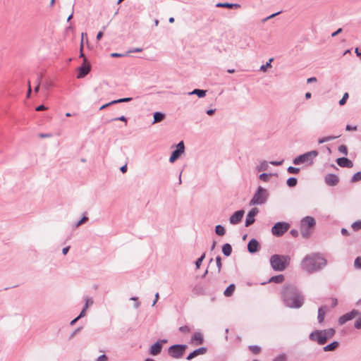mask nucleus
I'll return each instance as SVG.
<instances>
[{
    "label": "nucleus",
    "instance_id": "1",
    "mask_svg": "<svg viewBox=\"0 0 361 361\" xmlns=\"http://www.w3.org/2000/svg\"><path fill=\"white\" fill-rule=\"evenodd\" d=\"M327 264V261L320 253L313 252L307 255L301 261V269L307 273L313 274L323 269Z\"/></svg>",
    "mask_w": 361,
    "mask_h": 361
},
{
    "label": "nucleus",
    "instance_id": "2",
    "mask_svg": "<svg viewBox=\"0 0 361 361\" xmlns=\"http://www.w3.org/2000/svg\"><path fill=\"white\" fill-rule=\"evenodd\" d=\"M285 305L290 308H300L304 303V297L299 290L293 285L285 286L281 291Z\"/></svg>",
    "mask_w": 361,
    "mask_h": 361
},
{
    "label": "nucleus",
    "instance_id": "3",
    "mask_svg": "<svg viewBox=\"0 0 361 361\" xmlns=\"http://www.w3.org/2000/svg\"><path fill=\"white\" fill-rule=\"evenodd\" d=\"M290 257L288 255H274L270 257L271 268L276 271H284L289 265Z\"/></svg>",
    "mask_w": 361,
    "mask_h": 361
},
{
    "label": "nucleus",
    "instance_id": "4",
    "mask_svg": "<svg viewBox=\"0 0 361 361\" xmlns=\"http://www.w3.org/2000/svg\"><path fill=\"white\" fill-rule=\"evenodd\" d=\"M316 224L315 220L312 216H305L300 221L301 234L303 238H307L310 236V228H314Z\"/></svg>",
    "mask_w": 361,
    "mask_h": 361
},
{
    "label": "nucleus",
    "instance_id": "5",
    "mask_svg": "<svg viewBox=\"0 0 361 361\" xmlns=\"http://www.w3.org/2000/svg\"><path fill=\"white\" fill-rule=\"evenodd\" d=\"M318 154L317 150H312L295 157L293 162L295 165L302 164L311 165L313 163V159L317 157Z\"/></svg>",
    "mask_w": 361,
    "mask_h": 361
},
{
    "label": "nucleus",
    "instance_id": "6",
    "mask_svg": "<svg viewBox=\"0 0 361 361\" xmlns=\"http://www.w3.org/2000/svg\"><path fill=\"white\" fill-rule=\"evenodd\" d=\"M268 197V193L266 189L262 186H259L257 191L254 194L253 197L250 202V205H258L264 204Z\"/></svg>",
    "mask_w": 361,
    "mask_h": 361
},
{
    "label": "nucleus",
    "instance_id": "7",
    "mask_svg": "<svg viewBox=\"0 0 361 361\" xmlns=\"http://www.w3.org/2000/svg\"><path fill=\"white\" fill-rule=\"evenodd\" d=\"M186 348V345L176 344L169 348L168 353L171 357L178 359L183 355Z\"/></svg>",
    "mask_w": 361,
    "mask_h": 361
},
{
    "label": "nucleus",
    "instance_id": "8",
    "mask_svg": "<svg viewBox=\"0 0 361 361\" xmlns=\"http://www.w3.org/2000/svg\"><path fill=\"white\" fill-rule=\"evenodd\" d=\"M290 228V224L286 222H277L272 228L271 233L274 235L280 237L283 235Z\"/></svg>",
    "mask_w": 361,
    "mask_h": 361
},
{
    "label": "nucleus",
    "instance_id": "9",
    "mask_svg": "<svg viewBox=\"0 0 361 361\" xmlns=\"http://www.w3.org/2000/svg\"><path fill=\"white\" fill-rule=\"evenodd\" d=\"M185 152V145L183 141H180L177 145L176 149L172 152L171 155L169 158L171 163L175 162L182 154Z\"/></svg>",
    "mask_w": 361,
    "mask_h": 361
},
{
    "label": "nucleus",
    "instance_id": "10",
    "mask_svg": "<svg viewBox=\"0 0 361 361\" xmlns=\"http://www.w3.org/2000/svg\"><path fill=\"white\" fill-rule=\"evenodd\" d=\"M360 314V312L358 310H353L351 312H348V313L342 315L338 319V323H339L340 325H343L345 323H346L347 322H348L350 320H352L355 317H357V316H358Z\"/></svg>",
    "mask_w": 361,
    "mask_h": 361
},
{
    "label": "nucleus",
    "instance_id": "11",
    "mask_svg": "<svg viewBox=\"0 0 361 361\" xmlns=\"http://www.w3.org/2000/svg\"><path fill=\"white\" fill-rule=\"evenodd\" d=\"M78 75L77 76L78 78H82L85 75H87L90 71V66L87 62V59H84V62L81 66L78 68Z\"/></svg>",
    "mask_w": 361,
    "mask_h": 361
},
{
    "label": "nucleus",
    "instance_id": "12",
    "mask_svg": "<svg viewBox=\"0 0 361 361\" xmlns=\"http://www.w3.org/2000/svg\"><path fill=\"white\" fill-rule=\"evenodd\" d=\"M258 212H259V209L256 207L252 208L248 212V214H247L245 223V226L246 227L250 226L255 222V216L258 214Z\"/></svg>",
    "mask_w": 361,
    "mask_h": 361
},
{
    "label": "nucleus",
    "instance_id": "13",
    "mask_svg": "<svg viewBox=\"0 0 361 361\" xmlns=\"http://www.w3.org/2000/svg\"><path fill=\"white\" fill-rule=\"evenodd\" d=\"M244 214V210H238L235 212L229 219L230 224L233 225L239 224L242 221Z\"/></svg>",
    "mask_w": 361,
    "mask_h": 361
},
{
    "label": "nucleus",
    "instance_id": "14",
    "mask_svg": "<svg viewBox=\"0 0 361 361\" xmlns=\"http://www.w3.org/2000/svg\"><path fill=\"white\" fill-rule=\"evenodd\" d=\"M166 342V341H158L155 343L151 345L149 353L152 355H157L159 354L162 349V343Z\"/></svg>",
    "mask_w": 361,
    "mask_h": 361
},
{
    "label": "nucleus",
    "instance_id": "15",
    "mask_svg": "<svg viewBox=\"0 0 361 361\" xmlns=\"http://www.w3.org/2000/svg\"><path fill=\"white\" fill-rule=\"evenodd\" d=\"M324 181L329 186H335L339 182L338 177L333 173H329L324 177Z\"/></svg>",
    "mask_w": 361,
    "mask_h": 361
},
{
    "label": "nucleus",
    "instance_id": "16",
    "mask_svg": "<svg viewBox=\"0 0 361 361\" xmlns=\"http://www.w3.org/2000/svg\"><path fill=\"white\" fill-rule=\"evenodd\" d=\"M247 250L250 253H255L259 250V244L258 241L252 238L247 244Z\"/></svg>",
    "mask_w": 361,
    "mask_h": 361
},
{
    "label": "nucleus",
    "instance_id": "17",
    "mask_svg": "<svg viewBox=\"0 0 361 361\" xmlns=\"http://www.w3.org/2000/svg\"><path fill=\"white\" fill-rule=\"evenodd\" d=\"M336 163L341 167L352 168L353 166V162L346 157L338 158Z\"/></svg>",
    "mask_w": 361,
    "mask_h": 361
},
{
    "label": "nucleus",
    "instance_id": "18",
    "mask_svg": "<svg viewBox=\"0 0 361 361\" xmlns=\"http://www.w3.org/2000/svg\"><path fill=\"white\" fill-rule=\"evenodd\" d=\"M206 353H207V348L205 347L199 348L195 350L194 351H192L191 353H190L187 357V360H190L193 359L194 357H195L198 355H204Z\"/></svg>",
    "mask_w": 361,
    "mask_h": 361
},
{
    "label": "nucleus",
    "instance_id": "19",
    "mask_svg": "<svg viewBox=\"0 0 361 361\" xmlns=\"http://www.w3.org/2000/svg\"><path fill=\"white\" fill-rule=\"evenodd\" d=\"M203 335L200 332H195L191 338L190 342L196 345H201L203 343Z\"/></svg>",
    "mask_w": 361,
    "mask_h": 361
},
{
    "label": "nucleus",
    "instance_id": "20",
    "mask_svg": "<svg viewBox=\"0 0 361 361\" xmlns=\"http://www.w3.org/2000/svg\"><path fill=\"white\" fill-rule=\"evenodd\" d=\"M216 6L227 8H239L240 7V5L238 4L231 3H218L216 4Z\"/></svg>",
    "mask_w": 361,
    "mask_h": 361
},
{
    "label": "nucleus",
    "instance_id": "21",
    "mask_svg": "<svg viewBox=\"0 0 361 361\" xmlns=\"http://www.w3.org/2000/svg\"><path fill=\"white\" fill-rule=\"evenodd\" d=\"M154 121L153 124L162 121L165 118V114L161 112H155L153 115Z\"/></svg>",
    "mask_w": 361,
    "mask_h": 361
},
{
    "label": "nucleus",
    "instance_id": "22",
    "mask_svg": "<svg viewBox=\"0 0 361 361\" xmlns=\"http://www.w3.org/2000/svg\"><path fill=\"white\" fill-rule=\"evenodd\" d=\"M222 252L226 257H228L231 255L232 252V247L229 243H226L222 246Z\"/></svg>",
    "mask_w": 361,
    "mask_h": 361
},
{
    "label": "nucleus",
    "instance_id": "23",
    "mask_svg": "<svg viewBox=\"0 0 361 361\" xmlns=\"http://www.w3.org/2000/svg\"><path fill=\"white\" fill-rule=\"evenodd\" d=\"M284 281V276L279 274L277 276H272L269 279V282H273L276 283H281Z\"/></svg>",
    "mask_w": 361,
    "mask_h": 361
},
{
    "label": "nucleus",
    "instance_id": "24",
    "mask_svg": "<svg viewBox=\"0 0 361 361\" xmlns=\"http://www.w3.org/2000/svg\"><path fill=\"white\" fill-rule=\"evenodd\" d=\"M322 335V331H314L310 335V338L312 341H317L319 343L320 336Z\"/></svg>",
    "mask_w": 361,
    "mask_h": 361
},
{
    "label": "nucleus",
    "instance_id": "25",
    "mask_svg": "<svg viewBox=\"0 0 361 361\" xmlns=\"http://www.w3.org/2000/svg\"><path fill=\"white\" fill-rule=\"evenodd\" d=\"M338 346V342L334 341L329 345L324 347V351H332L334 350Z\"/></svg>",
    "mask_w": 361,
    "mask_h": 361
},
{
    "label": "nucleus",
    "instance_id": "26",
    "mask_svg": "<svg viewBox=\"0 0 361 361\" xmlns=\"http://www.w3.org/2000/svg\"><path fill=\"white\" fill-rule=\"evenodd\" d=\"M206 90L195 89L193 91L188 93V94H196L198 97L202 98L206 95Z\"/></svg>",
    "mask_w": 361,
    "mask_h": 361
},
{
    "label": "nucleus",
    "instance_id": "27",
    "mask_svg": "<svg viewBox=\"0 0 361 361\" xmlns=\"http://www.w3.org/2000/svg\"><path fill=\"white\" fill-rule=\"evenodd\" d=\"M325 309H326V307H321L318 310V317H317V319H318V321H319V323L323 322V321L324 319Z\"/></svg>",
    "mask_w": 361,
    "mask_h": 361
},
{
    "label": "nucleus",
    "instance_id": "28",
    "mask_svg": "<svg viewBox=\"0 0 361 361\" xmlns=\"http://www.w3.org/2000/svg\"><path fill=\"white\" fill-rule=\"evenodd\" d=\"M235 285L234 284H231L229 285L226 289L224 290V295L227 297L228 296H231L232 295V294L233 293L234 290H235Z\"/></svg>",
    "mask_w": 361,
    "mask_h": 361
},
{
    "label": "nucleus",
    "instance_id": "29",
    "mask_svg": "<svg viewBox=\"0 0 361 361\" xmlns=\"http://www.w3.org/2000/svg\"><path fill=\"white\" fill-rule=\"evenodd\" d=\"M215 233L220 236H222L225 234L226 231L224 226L221 225H217L215 227Z\"/></svg>",
    "mask_w": 361,
    "mask_h": 361
},
{
    "label": "nucleus",
    "instance_id": "30",
    "mask_svg": "<svg viewBox=\"0 0 361 361\" xmlns=\"http://www.w3.org/2000/svg\"><path fill=\"white\" fill-rule=\"evenodd\" d=\"M339 136L340 135L324 137L319 139L318 142L319 144H322V143H324L326 142L331 141V140H333L334 139H336V138L339 137Z\"/></svg>",
    "mask_w": 361,
    "mask_h": 361
},
{
    "label": "nucleus",
    "instance_id": "31",
    "mask_svg": "<svg viewBox=\"0 0 361 361\" xmlns=\"http://www.w3.org/2000/svg\"><path fill=\"white\" fill-rule=\"evenodd\" d=\"M322 331V334H324L327 338H331L335 334V330L334 329H325Z\"/></svg>",
    "mask_w": 361,
    "mask_h": 361
},
{
    "label": "nucleus",
    "instance_id": "32",
    "mask_svg": "<svg viewBox=\"0 0 361 361\" xmlns=\"http://www.w3.org/2000/svg\"><path fill=\"white\" fill-rule=\"evenodd\" d=\"M269 164L266 161H263L257 166V169L258 171H266L268 169Z\"/></svg>",
    "mask_w": 361,
    "mask_h": 361
},
{
    "label": "nucleus",
    "instance_id": "33",
    "mask_svg": "<svg viewBox=\"0 0 361 361\" xmlns=\"http://www.w3.org/2000/svg\"><path fill=\"white\" fill-rule=\"evenodd\" d=\"M298 180L295 178L291 177L288 178L286 183L289 187H294L297 185Z\"/></svg>",
    "mask_w": 361,
    "mask_h": 361
},
{
    "label": "nucleus",
    "instance_id": "34",
    "mask_svg": "<svg viewBox=\"0 0 361 361\" xmlns=\"http://www.w3.org/2000/svg\"><path fill=\"white\" fill-rule=\"evenodd\" d=\"M273 60L274 59L271 58V59H269V61L266 63V64L261 66L260 71H262L263 72H266L267 69L271 66V63L273 61Z\"/></svg>",
    "mask_w": 361,
    "mask_h": 361
},
{
    "label": "nucleus",
    "instance_id": "35",
    "mask_svg": "<svg viewBox=\"0 0 361 361\" xmlns=\"http://www.w3.org/2000/svg\"><path fill=\"white\" fill-rule=\"evenodd\" d=\"M132 99H133L131 97H125V98H121V99L111 101V104H118V103H122V102H130Z\"/></svg>",
    "mask_w": 361,
    "mask_h": 361
},
{
    "label": "nucleus",
    "instance_id": "36",
    "mask_svg": "<svg viewBox=\"0 0 361 361\" xmlns=\"http://www.w3.org/2000/svg\"><path fill=\"white\" fill-rule=\"evenodd\" d=\"M360 180H361V171H359V172L355 173L353 176V177L351 178V182L355 183V182H357Z\"/></svg>",
    "mask_w": 361,
    "mask_h": 361
},
{
    "label": "nucleus",
    "instance_id": "37",
    "mask_svg": "<svg viewBox=\"0 0 361 361\" xmlns=\"http://www.w3.org/2000/svg\"><path fill=\"white\" fill-rule=\"evenodd\" d=\"M205 257V253H203L200 257H199L195 262V266L197 269H200L202 261Z\"/></svg>",
    "mask_w": 361,
    "mask_h": 361
},
{
    "label": "nucleus",
    "instance_id": "38",
    "mask_svg": "<svg viewBox=\"0 0 361 361\" xmlns=\"http://www.w3.org/2000/svg\"><path fill=\"white\" fill-rule=\"evenodd\" d=\"M351 227L354 231H358L361 229V221H357L353 223Z\"/></svg>",
    "mask_w": 361,
    "mask_h": 361
},
{
    "label": "nucleus",
    "instance_id": "39",
    "mask_svg": "<svg viewBox=\"0 0 361 361\" xmlns=\"http://www.w3.org/2000/svg\"><path fill=\"white\" fill-rule=\"evenodd\" d=\"M216 266L218 268V273H220L221 270V267H222L221 258L220 256H218L216 257Z\"/></svg>",
    "mask_w": 361,
    "mask_h": 361
},
{
    "label": "nucleus",
    "instance_id": "40",
    "mask_svg": "<svg viewBox=\"0 0 361 361\" xmlns=\"http://www.w3.org/2000/svg\"><path fill=\"white\" fill-rule=\"evenodd\" d=\"M94 92H95V94H97V97H99V96H102V87L101 85L97 86L94 87Z\"/></svg>",
    "mask_w": 361,
    "mask_h": 361
},
{
    "label": "nucleus",
    "instance_id": "41",
    "mask_svg": "<svg viewBox=\"0 0 361 361\" xmlns=\"http://www.w3.org/2000/svg\"><path fill=\"white\" fill-rule=\"evenodd\" d=\"M250 349L251 352L255 355L258 354L261 350L260 347H259L257 345H251V346H250Z\"/></svg>",
    "mask_w": 361,
    "mask_h": 361
},
{
    "label": "nucleus",
    "instance_id": "42",
    "mask_svg": "<svg viewBox=\"0 0 361 361\" xmlns=\"http://www.w3.org/2000/svg\"><path fill=\"white\" fill-rule=\"evenodd\" d=\"M288 172L290 173L297 174L300 171L299 168L293 167V166H289L287 169Z\"/></svg>",
    "mask_w": 361,
    "mask_h": 361
},
{
    "label": "nucleus",
    "instance_id": "43",
    "mask_svg": "<svg viewBox=\"0 0 361 361\" xmlns=\"http://www.w3.org/2000/svg\"><path fill=\"white\" fill-rule=\"evenodd\" d=\"M270 176V174L263 173L259 175V179L264 182H267L269 180Z\"/></svg>",
    "mask_w": 361,
    "mask_h": 361
},
{
    "label": "nucleus",
    "instance_id": "44",
    "mask_svg": "<svg viewBox=\"0 0 361 361\" xmlns=\"http://www.w3.org/2000/svg\"><path fill=\"white\" fill-rule=\"evenodd\" d=\"M349 95H348V92H345L343 95V97L341 98V99L339 101V104L341 106H343L344 105L345 103H346V101L348 98Z\"/></svg>",
    "mask_w": 361,
    "mask_h": 361
},
{
    "label": "nucleus",
    "instance_id": "45",
    "mask_svg": "<svg viewBox=\"0 0 361 361\" xmlns=\"http://www.w3.org/2000/svg\"><path fill=\"white\" fill-rule=\"evenodd\" d=\"M354 266L357 269H361V257H357L355 259Z\"/></svg>",
    "mask_w": 361,
    "mask_h": 361
},
{
    "label": "nucleus",
    "instance_id": "46",
    "mask_svg": "<svg viewBox=\"0 0 361 361\" xmlns=\"http://www.w3.org/2000/svg\"><path fill=\"white\" fill-rule=\"evenodd\" d=\"M338 151L341 153L343 154L344 155H347L348 154V149H347L345 145H342L339 146L338 147Z\"/></svg>",
    "mask_w": 361,
    "mask_h": 361
},
{
    "label": "nucleus",
    "instance_id": "47",
    "mask_svg": "<svg viewBox=\"0 0 361 361\" xmlns=\"http://www.w3.org/2000/svg\"><path fill=\"white\" fill-rule=\"evenodd\" d=\"M327 339L328 338L326 337V336L322 333V335L320 336V338H319V345L325 344L327 341Z\"/></svg>",
    "mask_w": 361,
    "mask_h": 361
},
{
    "label": "nucleus",
    "instance_id": "48",
    "mask_svg": "<svg viewBox=\"0 0 361 361\" xmlns=\"http://www.w3.org/2000/svg\"><path fill=\"white\" fill-rule=\"evenodd\" d=\"M355 328L357 329H361V317H359L355 322Z\"/></svg>",
    "mask_w": 361,
    "mask_h": 361
},
{
    "label": "nucleus",
    "instance_id": "49",
    "mask_svg": "<svg viewBox=\"0 0 361 361\" xmlns=\"http://www.w3.org/2000/svg\"><path fill=\"white\" fill-rule=\"evenodd\" d=\"M88 220V218L87 216H83L77 224L76 227L80 226L82 224L85 223Z\"/></svg>",
    "mask_w": 361,
    "mask_h": 361
},
{
    "label": "nucleus",
    "instance_id": "50",
    "mask_svg": "<svg viewBox=\"0 0 361 361\" xmlns=\"http://www.w3.org/2000/svg\"><path fill=\"white\" fill-rule=\"evenodd\" d=\"M179 331L183 333H188L190 331V329L188 326H183L179 328Z\"/></svg>",
    "mask_w": 361,
    "mask_h": 361
},
{
    "label": "nucleus",
    "instance_id": "51",
    "mask_svg": "<svg viewBox=\"0 0 361 361\" xmlns=\"http://www.w3.org/2000/svg\"><path fill=\"white\" fill-rule=\"evenodd\" d=\"M345 130H348V131H350V130H357V126H350V125H347L346 127H345Z\"/></svg>",
    "mask_w": 361,
    "mask_h": 361
},
{
    "label": "nucleus",
    "instance_id": "52",
    "mask_svg": "<svg viewBox=\"0 0 361 361\" xmlns=\"http://www.w3.org/2000/svg\"><path fill=\"white\" fill-rule=\"evenodd\" d=\"M113 121H124L126 123L127 118L124 116H121L120 117L114 118Z\"/></svg>",
    "mask_w": 361,
    "mask_h": 361
},
{
    "label": "nucleus",
    "instance_id": "53",
    "mask_svg": "<svg viewBox=\"0 0 361 361\" xmlns=\"http://www.w3.org/2000/svg\"><path fill=\"white\" fill-rule=\"evenodd\" d=\"M280 13H281V12L279 11V12H277V13H273V14L270 15L269 16H268V17H267L266 18H264V19L263 20V22H265V21H267V20H269V19H271V18H274V16H277V15H278V14H279Z\"/></svg>",
    "mask_w": 361,
    "mask_h": 361
},
{
    "label": "nucleus",
    "instance_id": "54",
    "mask_svg": "<svg viewBox=\"0 0 361 361\" xmlns=\"http://www.w3.org/2000/svg\"><path fill=\"white\" fill-rule=\"evenodd\" d=\"M93 304V300L91 298H86L85 299V305L87 307H89L90 305H92Z\"/></svg>",
    "mask_w": 361,
    "mask_h": 361
},
{
    "label": "nucleus",
    "instance_id": "55",
    "mask_svg": "<svg viewBox=\"0 0 361 361\" xmlns=\"http://www.w3.org/2000/svg\"><path fill=\"white\" fill-rule=\"evenodd\" d=\"M107 357L105 355H102L98 357L97 361H106Z\"/></svg>",
    "mask_w": 361,
    "mask_h": 361
},
{
    "label": "nucleus",
    "instance_id": "56",
    "mask_svg": "<svg viewBox=\"0 0 361 361\" xmlns=\"http://www.w3.org/2000/svg\"><path fill=\"white\" fill-rule=\"evenodd\" d=\"M126 54H118V53H112L111 54V57H114V58H116V57H121V56H126Z\"/></svg>",
    "mask_w": 361,
    "mask_h": 361
},
{
    "label": "nucleus",
    "instance_id": "57",
    "mask_svg": "<svg viewBox=\"0 0 361 361\" xmlns=\"http://www.w3.org/2000/svg\"><path fill=\"white\" fill-rule=\"evenodd\" d=\"M159 293H157L155 294V295H154V301H153V302H152V306H154V305H155V304L157 302V301H158V300H159Z\"/></svg>",
    "mask_w": 361,
    "mask_h": 361
},
{
    "label": "nucleus",
    "instance_id": "58",
    "mask_svg": "<svg viewBox=\"0 0 361 361\" xmlns=\"http://www.w3.org/2000/svg\"><path fill=\"white\" fill-rule=\"evenodd\" d=\"M47 109V107L44 105H39L38 106L37 108H36V111H44V110H46Z\"/></svg>",
    "mask_w": 361,
    "mask_h": 361
},
{
    "label": "nucleus",
    "instance_id": "59",
    "mask_svg": "<svg viewBox=\"0 0 361 361\" xmlns=\"http://www.w3.org/2000/svg\"><path fill=\"white\" fill-rule=\"evenodd\" d=\"M283 163V161H271L270 164L274 165V166H280L281 164H282Z\"/></svg>",
    "mask_w": 361,
    "mask_h": 361
},
{
    "label": "nucleus",
    "instance_id": "60",
    "mask_svg": "<svg viewBox=\"0 0 361 361\" xmlns=\"http://www.w3.org/2000/svg\"><path fill=\"white\" fill-rule=\"evenodd\" d=\"M290 233L293 236V237H297L298 235V231L297 230H295V229H292L290 231Z\"/></svg>",
    "mask_w": 361,
    "mask_h": 361
},
{
    "label": "nucleus",
    "instance_id": "61",
    "mask_svg": "<svg viewBox=\"0 0 361 361\" xmlns=\"http://www.w3.org/2000/svg\"><path fill=\"white\" fill-rule=\"evenodd\" d=\"M85 314H86V311L85 310H82L80 314L77 317V319H80V318L85 317Z\"/></svg>",
    "mask_w": 361,
    "mask_h": 361
},
{
    "label": "nucleus",
    "instance_id": "62",
    "mask_svg": "<svg viewBox=\"0 0 361 361\" xmlns=\"http://www.w3.org/2000/svg\"><path fill=\"white\" fill-rule=\"evenodd\" d=\"M69 249H70V246H67V247H66L63 248V249H62V253H63V255H66V254L68 253V252Z\"/></svg>",
    "mask_w": 361,
    "mask_h": 361
},
{
    "label": "nucleus",
    "instance_id": "63",
    "mask_svg": "<svg viewBox=\"0 0 361 361\" xmlns=\"http://www.w3.org/2000/svg\"><path fill=\"white\" fill-rule=\"evenodd\" d=\"M342 32V29L341 28H338L336 32H333L331 34V36L332 37H335L337 35H338L339 33H341Z\"/></svg>",
    "mask_w": 361,
    "mask_h": 361
},
{
    "label": "nucleus",
    "instance_id": "64",
    "mask_svg": "<svg viewBox=\"0 0 361 361\" xmlns=\"http://www.w3.org/2000/svg\"><path fill=\"white\" fill-rule=\"evenodd\" d=\"M341 232V233L343 235H349V233H348V230L346 228H342Z\"/></svg>",
    "mask_w": 361,
    "mask_h": 361
}]
</instances>
